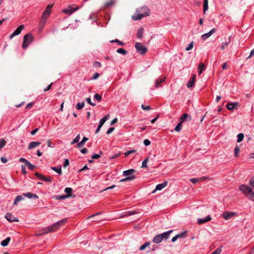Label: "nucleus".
<instances>
[{"label": "nucleus", "mask_w": 254, "mask_h": 254, "mask_svg": "<svg viewBox=\"0 0 254 254\" xmlns=\"http://www.w3.org/2000/svg\"><path fill=\"white\" fill-rule=\"evenodd\" d=\"M239 151H240V148L239 146H238L237 145L235 147V149H234V152H235V157H238V155H239Z\"/></svg>", "instance_id": "obj_43"}, {"label": "nucleus", "mask_w": 254, "mask_h": 254, "mask_svg": "<svg viewBox=\"0 0 254 254\" xmlns=\"http://www.w3.org/2000/svg\"><path fill=\"white\" fill-rule=\"evenodd\" d=\"M172 232L173 230H170L168 232L155 236L153 239V242L156 244L160 243L163 239H167Z\"/></svg>", "instance_id": "obj_2"}, {"label": "nucleus", "mask_w": 254, "mask_h": 254, "mask_svg": "<svg viewBox=\"0 0 254 254\" xmlns=\"http://www.w3.org/2000/svg\"><path fill=\"white\" fill-rule=\"evenodd\" d=\"M51 169L55 172H57L59 175H61L62 174L61 166H60L59 168H57L55 167H52Z\"/></svg>", "instance_id": "obj_31"}, {"label": "nucleus", "mask_w": 254, "mask_h": 254, "mask_svg": "<svg viewBox=\"0 0 254 254\" xmlns=\"http://www.w3.org/2000/svg\"><path fill=\"white\" fill-rule=\"evenodd\" d=\"M211 36V33L209 32L205 33L201 35V39L205 40Z\"/></svg>", "instance_id": "obj_36"}, {"label": "nucleus", "mask_w": 254, "mask_h": 254, "mask_svg": "<svg viewBox=\"0 0 254 254\" xmlns=\"http://www.w3.org/2000/svg\"><path fill=\"white\" fill-rule=\"evenodd\" d=\"M5 217L9 222L19 221L18 219L14 217L10 213H7L5 216Z\"/></svg>", "instance_id": "obj_10"}, {"label": "nucleus", "mask_w": 254, "mask_h": 254, "mask_svg": "<svg viewBox=\"0 0 254 254\" xmlns=\"http://www.w3.org/2000/svg\"><path fill=\"white\" fill-rule=\"evenodd\" d=\"M182 122H180V123H179L177 125V126L175 128V130L177 131V132H179L180 131V130L181 129V128H182Z\"/></svg>", "instance_id": "obj_39"}, {"label": "nucleus", "mask_w": 254, "mask_h": 254, "mask_svg": "<svg viewBox=\"0 0 254 254\" xmlns=\"http://www.w3.org/2000/svg\"><path fill=\"white\" fill-rule=\"evenodd\" d=\"M94 98L98 101H100L102 99V96L100 94L96 93L94 95Z\"/></svg>", "instance_id": "obj_44"}, {"label": "nucleus", "mask_w": 254, "mask_h": 254, "mask_svg": "<svg viewBox=\"0 0 254 254\" xmlns=\"http://www.w3.org/2000/svg\"><path fill=\"white\" fill-rule=\"evenodd\" d=\"M106 119L104 118V117L101 119V120L100 121V122H99V125H100V126H103V124L105 123V122H106Z\"/></svg>", "instance_id": "obj_62"}, {"label": "nucleus", "mask_w": 254, "mask_h": 254, "mask_svg": "<svg viewBox=\"0 0 254 254\" xmlns=\"http://www.w3.org/2000/svg\"><path fill=\"white\" fill-rule=\"evenodd\" d=\"M188 118H190V120H191V117L189 114L187 113L183 114L180 117V121L183 123L185 122Z\"/></svg>", "instance_id": "obj_19"}, {"label": "nucleus", "mask_w": 254, "mask_h": 254, "mask_svg": "<svg viewBox=\"0 0 254 254\" xmlns=\"http://www.w3.org/2000/svg\"><path fill=\"white\" fill-rule=\"evenodd\" d=\"M136 171L134 169H129L123 172V175L125 176L129 177L133 175L132 174L135 173Z\"/></svg>", "instance_id": "obj_16"}, {"label": "nucleus", "mask_w": 254, "mask_h": 254, "mask_svg": "<svg viewBox=\"0 0 254 254\" xmlns=\"http://www.w3.org/2000/svg\"><path fill=\"white\" fill-rule=\"evenodd\" d=\"M251 200H254V192L251 190L247 195H246Z\"/></svg>", "instance_id": "obj_35"}, {"label": "nucleus", "mask_w": 254, "mask_h": 254, "mask_svg": "<svg viewBox=\"0 0 254 254\" xmlns=\"http://www.w3.org/2000/svg\"><path fill=\"white\" fill-rule=\"evenodd\" d=\"M99 74L97 72H96L94 74L92 79L94 80H95V79H97L99 77Z\"/></svg>", "instance_id": "obj_61"}, {"label": "nucleus", "mask_w": 254, "mask_h": 254, "mask_svg": "<svg viewBox=\"0 0 254 254\" xmlns=\"http://www.w3.org/2000/svg\"><path fill=\"white\" fill-rule=\"evenodd\" d=\"M143 29L142 28H139L137 32V37L138 38L141 39L143 37Z\"/></svg>", "instance_id": "obj_24"}, {"label": "nucleus", "mask_w": 254, "mask_h": 254, "mask_svg": "<svg viewBox=\"0 0 254 254\" xmlns=\"http://www.w3.org/2000/svg\"><path fill=\"white\" fill-rule=\"evenodd\" d=\"M23 195L29 198H33V199H38L39 198L38 196L36 194L32 193L31 192H27L24 193Z\"/></svg>", "instance_id": "obj_15"}, {"label": "nucleus", "mask_w": 254, "mask_h": 254, "mask_svg": "<svg viewBox=\"0 0 254 254\" xmlns=\"http://www.w3.org/2000/svg\"><path fill=\"white\" fill-rule=\"evenodd\" d=\"M239 189L243 193H244L246 195H247V194H248L252 190V189L251 188H250L249 187H248L247 186L244 185H240L239 187Z\"/></svg>", "instance_id": "obj_9"}, {"label": "nucleus", "mask_w": 254, "mask_h": 254, "mask_svg": "<svg viewBox=\"0 0 254 254\" xmlns=\"http://www.w3.org/2000/svg\"><path fill=\"white\" fill-rule=\"evenodd\" d=\"M40 144H41L40 142H36V141L31 142L28 145V149L29 150H31L32 149H33L34 148L38 147Z\"/></svg>", "instance_id": "obj_13"}, {"label": "nucleus", "mask_w": 254, "mask_h": 254, "mask_svg": "<svg viewBox=\"0 0 254 254\" xmlns=\"http://www.w3.org/2000/svg\"><path fill=\"white\" fill-rule=\"evenodd\" d=\"M112 43L116 42L118 43L120 45H124L125 43L123 42L119 41L118 39H115V40L111 41Z\"/></svg>", "instance_id": "obj_52"}, {"label": "nucleus", "mask_w": 254, "mask_h": 254, "mask_svg": "<svg viewBox=\"0 0 254 254\" xmlns=\"http://www.w3.org/2000/svg\"><path fill=\"white\" fill-rule=\"evenodd\" d=\"M26 165H27L29 169L31 170H34L36 168V166L32 164L29 161H28Z\"/></svg>", "instance_id": "obj_41"}, {"label": "nucleus", "mask_w": 254, "mask_h": 254, "mask_svg": "<svg viewBox=\"0 0 254 254\" xmlns=\"http://www.w3.org/2000/svg\"><path fill=\"white\" fill-rule=\"evenodd\" d=\"M24 28V26L23 25H20L10 35L9 38L11 39L14 36L19 35L21 31Z\"/></svg>", "instance_id": "obj_7"}, {"label": "nucleus", "mask_w": 254, "mask_h": 254, "mask_svg": "<svg viewBox=\"0 0 254 254\" xmlns=\"http://www.w3.org/2000/svg\"><path fill=\"white\" fill-rule=\"evenodd\" d=\"M148 161V158H146L142 163V168H146L147 167V163Z\"/></svg>", "instance_id": "obj_45"}, {"label": "nucleus", "mask_w": 254, "mask_h": 254, "mask_svg": "<svg viewBox=\"0 0 254 254\" xmlns=\"http://www.w3.org/2000/svg\"><path fill=\"white\" fill-rule=\"evenodd\" d=\"M6 141L3 138L0 139V149L6 144Z\"/></svg>", "instance_id": "obj_42"}, {"label": "nucleus", "mask_w": 254, "mask_h": 254, "mask_svg": "<svg viewBox=\"0 0 254 254\" xmlns=\"http://www.w3.org/2000/svg\"><path fill=\"white\" fill-rule=\"evenodd\" d=\"M249 183L252 187H254V177H252L250 180Z\"/></svg>", "instance_id": "obj_57"}, {"label": "nucleus", "mask_w": 254, "mask_h": 254, "mask_svg": "<svg viewBox=\"0 0 254 254\" xmlns=\"http://www.w3.org/2000/svg\"><path fill=\"white\" fill-rule=\"evenodd\" d=\"M52 5H48L46 8V9L43 11L42 17H44L45 18L48 19L49 16L51 13V8L52 7Z\"/></svg>", "instance_id": "obj_8"}, {"label": "nucleus", "mask_w": 254, "mask_h": 254, "mask_svg": "<svg viewBox=\"0 0 254 254\" xmlns=\"http://www.w3.org/2000/svg\"><path fill=\"white\" fill-rule=\"evenodd\" d=\"M211 219V217L210 215H208L206 217L203 219L199 218L197 220V223L199 225L206 223L210 221Z\"/></svg>", "instance_id": "obj_14"}, {"label": "nucleus", "mask_w": 254, "mask_h": 254, "mask_svg": "<svg viewBox=\"0 0 254 254\" xmlns=\"http://www.w3.org/2000/svg\"><path fill=\"white\" fill-rule=\"evenodd\" d=\"M40 232L43 235L51 233V231H50L49 226L42 229Z\"/></svg>", "instance_id": "obj_26"}, {"label": "nucleus", "mask_w": 254, "mask_h": 254, "mask_svg": "<svg viewBox=\"0 0 254 254\" xmlns=\"http://www.w3.org/2000/svg\"><path fill=\"white\" fill-rule=\"evenodd\" d=\"M150 245V242H145L143 245L141 246L139 249L140 251H143L145 250L146 247Z\"/></svg>", "instance_id": "obj_29"}, {"label": "nucleus", "mask_w": 254, "mask_h": 254, "mask_svg": "<svg viewBox=\"0 0 254 254\" xmlns=\"http://www.w3.org/2000/svg\"><path fill=\"white\" fill-rule=\"evenodd\" d=\"M35 176L38 178L40 180H42L44 176L39 173H35Z\"/></svg>", "instance_id": "obj_50"}, {"label": "nucleus", "mask_w": 254, "mask_h": 254, "mask_svg": "<svg viewBox=\"0 0 254 254\" xmlns=\"http://www.w3.org/2000/svg\"><path fill=\"white\" fill-rule=\"evenodd\" d=\"M187 233V231H184V232H183L181 234L177 235V236L178 238H184L185 237Z\"/></svg>", "instance_id": "obj_47"}, {"label": "nucleus", "mask_w": 254, "mask_h": 254, "mask_svg": "<svg viewBox=\"0 0 254 254\" xmlns=\"http://www.w3.org/2000/svg\"><path fill=\"white\" fill-rule=\"evenodd\" d=\"M53 84V83H51L49 86H48L46 88H45V89H44V92H46V91H47L48 90H49L51 88V86Z\"/></svg>", "instance_id": "obj_63"}, {"label": "nucleus", "mask_w": 254, "mask_h": 254, "mask_svg": "<svg viewBox=\"0 0 254 254\" xmlns=\"http://www.w3.org/2000/svg\"><path fill=\"white\" fill-rule=\"evenodd\" d=\"M115 129V128L113 127H110L107 131V134H110Z\"/></svg>", "instance_id": "obj_64"}, {"label": "nucleus", "mask_w": 254, "mask_h": 254, "mask_svg": "<svg viewBox=\"0 0 254 254\" xmlns=\"http://www.w3.org/2000/svg\"><path fill=\"white\" fill-rule=\"evenodd\" d=\"M100 155L99 154H93L92 156H91V158L93 159H98L99 158H100Z\"/></svg>", "instance_id": "obj_59"}, {"label": "nucleus", "mask_w": 254, "mask_h": 254, "mask_svg": "<svg viewBox=\"0 0 254 254\" xmlns=\"http://www.w3.org/2000/svg\"><path fill=\"white\" fill-rule=\"evenodd\" d=\"M87 102L91 105V106H95L96 104L91 102V99L90 98H87L86 99Z\"/></svg>", "instance_id": "obj_51"}, {"label": "nucleus", "mask_w": 254, "mask_h": 254, "mask_svg": "<svg viewBox=\"0 0 254 254\" xmlns=\"http://www.w3.org/2000/svg\"><path fill=\"white\" fill-rule=\"evenodd\" d=\"M117 52L123 55H125L127 53V52L123 48H120L117 50Z\"/></svg>", "instance_id": "obj_30"}, {"label": "nucleus", "mask_w": 254, "mask_h": 254, "mask_svg": "<svg viewBox=\"0 0 254 254\" xmlns=\"http://www.w3.org/2000/svg\"><path fill=\"white\" fill-rule=\"evenodd\" d=\"M72 191V189L71 188H66L64 190V192L66 193L65 194L67 197L71 196V193Z\"/></svg>", "instance_id": "obj_25"}, {"label": "nucleus", "mask_w": 254, "mask_h": 254, "mask_svg": "<svg viewBox=\"0 0 254 254\" xmlns=\"http://www.w3.org/2000/svg\"><path fill=\"white\" fill-rule=\"evenodd\" d=\"M23 199L24 198L21 195H17L14 199V201L13 202V205H17L18 202L23 200Z\"/></svg>", "instance_id": "obj_21"}, {"label": "nucleus", "mask_w": 254, "mask_h": 254, "mask_svg": "<svg viewBox=\"0 0 254 254\" xmlns=\"http://www.w3.org/2000/svg\"><path fill=\"white\" fill-rule=\"evenodd\" d=\"M84 106V102L78 103L76 106V108L78 110H80L83 108Z\"/></svg>", "instance_id": "obj_38"}, {"label": "nucleus", "mask_w": 254, "mask_h": 254, "mask_svg": "<svg viewBox=\"0 0 254 254\" xmlns=\"http://www.w3.org/2000/svg\"><path fill=\"white\" fill-rule=\"evenodd\" d=\"M42 181L50 183L52 181V178L50 176L45 177L44 176Z\"/></svg>", "instance_id": "obj_40"}, {"label": "nucleus", "mask_w": 254, "mask_h": 254, "mask_svg": "<svg viewBox=\"0 0 254 254\" xmlns=\"http://www.w3.org/2000/svg\"><path fill=\"white\" fill-rule=\"evenodd\" d=\"M149 10L146 6H142L136 10L134 15L132 16L134 20H138L149 15Z\"/></svg>", "instance_id": "obj_1"}, {"label": "nucleus", "mask_w": 254, "mask_h": 254, "mask_svg": "<svg viewBox=\"0 0 254 254\" xmlns=\"http://www.w3.org/2000/svg\"><path fill=\"white\" fill-rule=\"evenodd\" d=\"M20 162H23L25 163V165L28 162V161L23 158H20L19 160Z\"/></svg>", "instance_id": "obj_60"}, {"label": "nucleus", "mask_w": 254, "mask_h": 254, "mask_svg": "<svg viewBox=\"0 0 254 254\" xmlns=\"http://www.w3.org/2000/svg\"><path fill=\"white\" fill-rule=\"evenodd\" d=\"M221 252V249L219 248H217L213 252H212L211 254H220Z\"/></svg>", "instance_id": "obj_49"}, {"label": "nucleus", "mask_w": 254, "mask_h": 254, "mask_svg": "<svg viewBox=\"0 0 254 254\" xmlns=\"http://www.w3.org/2000/svg\"><path fill=\"white\" fill-rule=\"evenodd\" d=\"M141 108L143 110L148 111L150 110L151 108L149 106H145L144 105H142Z\"/></svg>", "instance_id": "obj_55"}, {"label": "nucleus", "mask_w": 254, "mask_h": 254, "mask_svg": "<svg viewBox=\"0 0 254 254\" xmlns=\"http://www.w3.org/2000/svg\"><path fill=\"white\" fill-rule=\"evenodd\" d=\"M205 65L206 64H199L198 68L200 69H202V71H203L206 68Z\"/></svg>", "instance_id": "obj_56"}, {"label": "nucleus", "mask_w": 254, "mask_h": 254, "mask_svg": "<svg viewBox=\"0 0 254 254\" xmlns=\"http://www.w3.org/2000/svg\"><path fill=\"white\" fill-rule=\"evenodd\" d=\"M34 39L33 36L31 33L25 34L23 37V41L22 44L23 49H26L28 46L33 42Z\"/></svg>", "instance_id": "obj_3"}, {"label": "nucleus", "mask_w": 254, "mask_h": 254, "mask_svg": "<svg viewBox=\"0 0 254 254\" xmlns=\"http://www.w3.org/2000/svg\"><path fill=\"white\" fill-rule=\"evenodd\" d=\"M190 181L193 184H196L199 182V179H198V178H192L190 180Z\"/></svg>", "instance_id": "obj_53"}, {"label": "nucleus", "mask_w": 254, "mask_h": 254, "mask_svg": "<svg viewBox=\"0 0 254 254\" xmlns=\"http://www.w3.org/2000/svg\"><path fill=\"white\" fill-rule=\"evenodd\" d=\"M80 138V134H78L76 137L70 142L71 145H73L76 143H77Z\"/></svg>", "instance_id": "obj_32"}, {"label": "nucleus", "mask_w": 254, "mask_h": 254, "mask_svg": "<svg viewBox=\"0 0 254 254\" xmlns=\"http://www.w3.org/2000/svg\"><path fill=\"white\" fill-rule=\"evenodd\" d=\"M167 182H164L162 184H158L156 186V189L155 190H154L153 191H152V193H154L155 192L156 190H161L162 189H163L164 188H165V187L167 186Z\"/></svg>", "instance_id": "obj_12"}, {"label": "nucleus", "mask_w": 254, "mask_h": 254, "mask_svg": "<svg viewBox=\"0 0 254 254\" xmlns=\"http://www.w3.org/2000/svg\"><path fill=\"white\" fill-rule=\"evenodd\" d=\"M165 80V77L160 79L159 80H156L155 83V88H158L160 86V83L163 82Z\"/></svg>", "instance_id": "obj_27"}, {"label": "nucleus", "mask_w": 254, "mask_h": 254, "mask_svg": "<svg viewBox=\"0 0 254 254\" xmlns=\"http://www.w3.org/2000/svg\"><path fill=\"white\" fill-rule=\"evenodd\" d=\"M237 105V103H228L226 105V107H227V109H228L229 110H233L234 108H235L236 107Z\"/></svg>", "instance_id": "obj_18"}, {"label": "nucleus", "mask_w": 254, "mask_h": 254, "mask_svg": "<svg viewBox=\"0 0 254 254\" xmlns=\"http://www.w3.org/2000/svg\"><path fill=\"white\" fill-rule=\"evenodd\" d=\"M10 241V238L7 237L6 239L3 240L1 242V245L3 247L7 246Z\"/></svg>", "instance_id": "obj_23"}, {"label": "nucleus", "mask_w": 254, "mask_h": 254, "mask_svg": "<svg viewBox=\"0 0 254 254\" xmlns=\"http://www.w3.org/2000/svg\"><path fill=\"white\" fill-rule=\"evenodd\" d=\"M135 152H136V150H134V149L131 150H128V151H127V152H126L125 153V155L127 157L128 155H130V154H131L132 153H134Z\"/></svg>", "instance_id": "obj_46"}, {"label": "nucleus", "mask_w": 254, "mask_h": 254, "mask_svg": "<svg viewBox=\"0 0 254 254\" xmlns=\"http://www.w3.org/2000/svg\"><path fill=\"white\" fill-rule=\"evenodd\" d=\"M135 178V175H132L131 176L127 177L125 179H123L120 181V182H125L127 181H132Z\"/></svg>", "instance_id": "obj_22"}, {"label": "nucleus", "mask_w": 254, "mask_h": 254, "mask_svg": "<svg viewBox=\"0 0 254 254\" xmlns=\"http://www.w3.org/2000/svg\"><path fill=\"white\" fill-rule=\"evenodd\" d=\"M135 48L137 53L141 55L144 54L147 51V48L141 43H136Z\"/></svg>", "instance_id": "obj_5"}, {"label": "nucleus", "mask_w": 254, "mask_h": 254, "mask_svg": "<svg viewBox=\"0 0 254 254\" xmlns=\"http://www.w3.org/2000/svg\"><path fill=\"white\" fill-rule=\"evenodd\" d=\"M66 221V219H63L54 224L53 225L50 226V231H51V233L57 231L60 227L65 224Z\"/></svg>", "instance_id": "obj_4"}, {"label": "nucleus", "mask_w": 254, "mask_h": 254, "mask_svg": "<svg viewBox=\"0 0 254 254\" xmlns=\"http://www.w3.org/2000/svg\"><path fill=\"white\" fill-rule=\"evenodd\" d=\"M208 9V0H203V12L205 13L206 11H207Z\"/></svg>", "instance_id": "obj_28"}, {"label": "nucleus", "mask_w": 254, "mask_h": 254, "mask_svg": "<svg viewBox=\"0 0 254 254\" xmlns=\"http://www.w3.org/2000/svg\"><path fill=\"white\" fill-rule=\"evenodd\" d=\"M113 4L114 1H113V0H110V1H107L105 3L104 7L105 8H108L112 6L113 5Z\"/></svg>", "instance_id": "obj_33"}, {"label": "nucleus", "mask_w": 254, "mask_h": 254, "mask_svg": "<svg viewBox=\"0 0 254 254\" xmlns=\"http://www.w3.org/2000/svg\"><path fill=\"white\" fill-rule=\"evenodd\" d=\"M237 142L239 143L243 140L244 138V135L243 133H240L238 134V135H237Z\"/></svg>", "instance_id": "obj_34"}, {"label": "nucleus", "mask_w": 254, "mask_h": 254, "mask_svg": "<svg viewBox=\"0 0 254 254\" xmlns=\"http://www.w3.org/2000/svg\"><path fill=\"white\" fill-rule=\"evenodd\" d=\"M47 18H45L44 17H41L40 21V23H39V28H40V30H42L43 29V28L45 26V24L47 22Z\"/></svg>", "instance_id": "obj_17"}, {"label": "nucleus", "mask_w": 254, "mask_h": 254, "mask_svg": "<svg viewBox=\"0 0 254 254\" xmlns=\"http://www.w3.org/2000/svg\"><path fill=\"white\" fill-rule=\"evenodd\" d=\"M235 215H236V213L235 212H225L223 213V217H224V219H225L226 220H228Z\"/></svg>", "instance_id": "obj_11"}, {"label": "nucleus", "mask_w": 254, "mask_h": 254, "mask_svg": "<svg viewBox=\"0 0 254 254\" xmlns=\"http://www.w3.org/2000/svg\"><path fill=\"white\" fill-rule=\"evenodd\" d=\"M79 9V7L78 6H76L75 7H73L71 5H69L67 8L64 9L63 10V12L65 14L70 15L73 13L74 12L76 11Z\"/></svg>", "instance_id": "obj_6"}, {"label": "nucleus", "mask_w": 254, "mask_h": 254, "mask_svg": "<svg viewBox=\"0 0 254 254\" xmlns=\"http://www.w3.org/2000/svg\"><path fill=\"white\" fill-rule=\"evenodd\" d=\"M143 143L145 146H148L150 144L151 142L148 139H146L143 141Z\"/></svg>", "instance_id": "obj_58"}, {"label": "nucleus", "mask_w": 254, "mask_h": 254, "mask_svg": "<svg viewBox=\"0 0 254 254\" xmlns=\"http://www.w3.org/2000/svg\"><path fill=\"white\" fill-rule=\"evenodd\" d=\"M88 140V138L86 137H84L83 138L82 140L80 142H79L77 144V147L78 148H81V147H82L84 146L85 142L86 141H87Z\"/></svg>", "instance_id": "obj_20"}, {"label": "nucleus", "mask_w": 254, "mask_h": 254, "mask_svg": "<svg viewBox=\"0 0 254 254\" xmlns=\"http://www.w3.org/2000/svg\"><path fill=\"white\" fill-rule=\"evenodd\" d=\"M194 82L193 80L190 79L187 83V87L190 88L192 87L194 85Z\"/></svg>", "instance_id": "obj_37"}, {"label": "nucleus", "mask_w": 254, "mask_h": 254, "mask_svg": "<svg viewBox=\"0 0 254 254\" xmlns=\"http://www.w3.org/2000/svg\"><path fill=\"white\" fill-rule=\"evenodd\" d=\"M193 46V42H191L190 44H189L188 47L186 48V51H190L192 49V47Z\"/></svg>", "instance_id": "obj_48"}, {"label": "nucleus", "mask_w": 254, "mask_h": 254, "mask_svg": "<svg viewBox=\"0 0 254 254\" xmlns=\"http://www.w3.org/2000/svg\"><path fill=\"white\" fill-rule=\"evenodd\" d=\"M69 160L67 159H65L64 163V167L66 168L67 166H69Z\"/></svg>", "instance_id": "obj_54"}]
</instances>
